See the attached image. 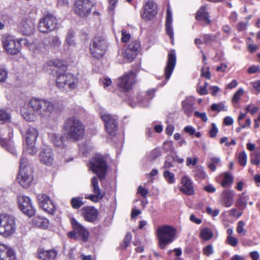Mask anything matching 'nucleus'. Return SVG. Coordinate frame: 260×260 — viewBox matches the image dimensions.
I'll return each mask as SVG.
<instances>
[{
  "label": "nucleus",
  "mask_w": 260,
  "mask_h": 260,
  "mask_svg": "<svg viewBox=\"0 0 260 260\" xmlns=\"http://www.w3.org/2000/svg\"><path fill=\"white\" fill-rule=\"evenodd\" d=\"M30 105L36 111L37 116H39L43 120L50 118L54 108L52 103L43 99L32 98Z\"/></svg>",
  "instance_id": "obj_2"
},
{
  "label": "nucleus",
  "mask_w": 260,
  "mask_h": 260,
  "mask_svg": "<svg viewBox=\"0 0 260 260\" xmlns=\"http://www.w3.org/2000/svg\"><path fill=\"white\" fill-rule=\"evenodd\" d=\"M84 219L89 222L95 220L98 216V210L92 207H84L82 209Z\"/></svg>",
  "instance_id": "obj_22"
},
{
  "label": "nucleus",
  "mask_w": 260,
  "mask_h": 260,
  "mask_svg": "<svg viewBox=\"0 0 260 260\" xmlns=\"http://www.w3.org/2000/svg\"><path fill=\"white\" fill-rule=\"evenodd\" d=\"M10 112L6 110H1V124L9 122L11 120Z\"/></svg>",
  "instance_id": "obj_42"
},
{
  "label": "nucleus",
  "mask_w": 260,
  "mask_h": 260,
  "mask_svg": "<svg viewBox=\"0 0 260 260\" xmlns=\"http://www.w3.org/2000/svg\"><path fill=\"white\" fill-rule=\"evenodd\" d=\"M238 197L236 202V206L242 209H244L247 206L249 197L248 196L246 195L244 192L239 194Z\"/></svg>",
  "instance_id": "obj_32"
},
{
  "label": "nucleus",
  "mask_w": 260,
  "mask_h": 260,
  "mask_svg": "<svg viewBox=\"0 0 260 260\" xmlns=\"http://www.w3.org/2000/svg\"><path fill=\"white\" fill-rule=\"evenodd\" d=\"M91 186L92 187V191L94 193H98L99 196L100 194H104L103 192L100 189L98 179L96 177H93L91 180Z\"/></svg>",
  "instance_id": "obj_37"
},
{
  "label": "nucleus",
  "mask_w": 260,
  "mask_h": 260,
  "mask_svg": "<svg viewBox=\"0 0 260 260\" xmlns=\"http://www.w3.org/2000/svg\"><path fill=\"white\" fill-rule=\"evenodd\" d=\"M140 48V44L137 41H134L131 43L127 47V49L133 52L136 53Z\"/></svg>",
  "instance_id": "obj_49"
},
{
  "label": "nucleus",
  "mask_w": 260,
  "mask_h": 260,
  "mask_svg": "<svg viewBox=\"0 0 260 260\" xmlns=\"http://www.w3.org/2000/svg\"><path fill=\"white\" fill-rule=\"evenodd\" d=\"M32 173L30 168H27L26 170L19 171L17 179L20 185L23 187H28L33 180Z\"/></svg>",
  "instance_id": "obj_17"
},
{
  "label": "nucleus",
  "mask_w": 260,
  "mask_h": 260,
  "mask_svg": "<svg viewBox=\"0 0 260 260\" xmlns=\"http://www.w3.org/2000/svg\"><path fill=\"white\" fill-rule=\"evenodd\" d=\"M57 24L56 18L51 13H48L40 19L38 29L41 32L48 33L55 29Z\"/></svg>",
  "instance_id": "obj_7"
},
{
  "label": "nucleus",
  "mask_w": 260,
  "mask_h": 260,
  "mask_svg": "<svg viewBox=\"0 0 260 260\" xmlns=\"http://www.w3.org/2000/svg\"><path fill=\"white\" fill-rule=\"evenodd\" d=\"M195 175L201 179H203L206 177V174L202 168H198L196 171Z\"/></svg>",
  "instance_id": "obj_57"
},
{
  "label": "nucleus",
  "mask_w": 260,
  "mask_h": 260,
  "mask_svg": "<svg viewBox=\"0 0 260 260\" xmlns=\"http://www.w3.org/2000/svg\"><path fill=\"white\" fill-rule=\"evenodd\" d=\"M3 47L8 54L16 55L20 50V43L16 41L13 36H4L2 41Z\"/></svg>",
  "instance_id": "obj_9"
},
{
  "label": "nucleus",
  "mask_w": 260,
  "mask_h": 260,
  "mask_svg": "<svg viewBox=\"0 0 260 260\" xmlns=\"http://www.w3.org/2000/svg\"><path fill=\"white\" fill-rule=\"evenodd\" d=\"M71 204L74 208L78 209L83 204V203L82 198H74L71 200Z\"/></svg>",
  "instance_id": "obj_44"
},
{
  "label": "nucleus",
  "mask_w": 260,
  "mask_h": 260,
  "mask_svg": "<svg viewBox=\"0 0 260 260\" xmlns=\"http://www.w3.org/2000/svg\"><path fill=\"white\" fill-rule=\"evenodd\" d=\"M64 135L67 139L77 142L84 135L85 128L82 122L74 117L67 119L62 126Z\"/></svg>",
  "instance_id": "obj_1"
},
{
  "label": "nucleus",
  "mask_w": 260,
  "mask_h": 260,
  "mask_svg": "<svg viewBox=\"0 0 260 260\" xmlns=\"http://www.w3.org/2000/svg\"><path fill=\"white\" fill-rule=\"evenodd\" d=\"M196 18L197 20L203 21L206 24H209L210 23L209 14L206 11V7L205 6H202L197 12Z\"/></svg>",
  "instance_id": "obj_30"
},
{
  "label": "nucleus",
  "mask_w": 260,
  "mask_h": 260,
  "mask_svg": "<svg viewBox=\"0 0 260 260\" xmlns=\"http://www.w3.org/2000/svg\"><path fill=\"white\" fill-rule=\"evenodd\" d=\"M213 236V233L211 229L205 228L203 229L200 233V237L204 240H209Z\"/></svg>",
  "instance_id": "obj_36"
},
{
  "label": "nucleus",
  "mask_w": 260,
  "mask_h": 260,
  "mask_svg": "<svg viewBox=\"0 0 260 260\" xmlns=\"http://www.w3.org/2000/svg\"><path fill=\"white\" fill-rule=\"evenodd\" d=\"M201 76L208 79L210 78V72L209 71V68L208 67L207 68L203 67L202 68Z\"/></svg>",
  "instance_id": "obj_58"
},
{
  "label": "nucleus",
  "mask_w": 260,
  "mask_h": 260,
  "mask_svg": "<svg viewBox=\"0 0 260 260\" xmlns=\"http://www.w3.org/2000/svg\"><path fill=\"white\" fill-rule=\"evenodd\" d=\"M93 7L90 0H76L74 5L75 13L81 17L89 15Z\"/></svg>",
  "instance_id": "obj_10"
},
{
  "label": "nucleus",
  "mask_w": 260,
  "mask_h": 260,
  "mask_svg": "<svg viewBox=\"0 0 260 260\" xmlns=\"http://www.w3.org/2000/svg\"><path fill=\"white\" fill-rule=\"evenodd\" d=\"M104 197V194H100L99 196L98 193H94V194H90L88 197H85L86 199H89L94 203L99 202Z\"/></svg>",
  "instance_id": "obj_52"
},
{
  "label": "nucleus",
  "mask_w": 260,
  "mask_h": 260,
  "mask_svg": "<svg viewBox=\"0 0 260 260\" xmlns=\"http://www.w3.org/2000/svg\"><path fill=\"white\" fill-rule=\"evenodd\" d=\"M19 208L23 213L29 217L32 216L35 214V209H34L30 200L28 197L19 195L17 198Z\"/></svg>",
  "instance_id": "obj_13"
},
{
  "label": "nucleus",
  "mask_w": 260,
  "mask_h": 260,
  "mask_svg": "<svg viewBox=\"0 0 260 260\" xmlns=\"http://www.w3.org/2000/svg\"><path fill=\"white\" fill-rule=\"evenodd\" d=\"M73 226L77 235L80 237L83 241H86L88 239L89 233L87 230L80 223L77 221L72 222Z\"/></svg>",
  "instance_id": "obj_24"
},
{
  "label": "nucleus",
  "mask_w": 260,
  "mask_h": 260,
  "mask_svg": "<svg viewBox=\"0 0 260 260\" xmlns=\"http://www.w3.org/2000/svg\"><path fill=\"white\" fill-rule=\"evenodd\" d=\"M28 168H30L27 166V160L24 157H22L20 160V168L19 171H22V170H26V169Z\"/></svg>",
  "instance_id": "obj_56"
},
{
  "label": "nucleus",
  "mask_w": 260,
  "mask_h": 260,
  "mask_svg": "<svg viewBox=\"0 0 260 260\" xmlns=\"http://www.w3.org/2000/svg\"><path fill=\"white\" fill-rule=\"evenodd\" d=\"M211 108L212 110L218 112H220L221 111H227V108L223 103H220L218 104H214L211 106Z\"/></svg>",
  "instance_id": "obj_45"
},
{
  "label": "nucleus",
  "mask_w": 260,
  "mask_h": 260,
  "mask_svg": "<svg viewBox=\"0 0 260 260\" xmlns=\"http://www.w3.org/2000/svg\"><path fill=\"white\" fill-rule=\"evenodd\" d=\"M30 100L27 104H25L20 109V114L22 117L26 121H33L37 119V114L34 109L30 106Z\"/></svg>",
  "instance_id": "obj_19"
},
{
  "label": "nucleus",
  "mask_w": 260,
  "mask_h": 260,
  "mask_svg": "<svg viewBox=\"0 0 260 260\" xmlns=\"http://www.w3.org/2000/svg\"><path fill=\"white\" fill-rule=\"evenodd\" d=\"M182 105L184 112L187 115H189L193 111V107L191 103H189L187 101H184L182 102Z\"/></svg>",
  "instance_id": "obj_39"
},
{
  "label": "nucleus",
  "mask_w": 260,
  "mask_h": 260,
  "mask_svg": "<svg viewBox=\"0 0 260 260\" xmlns=\"http://www.w3.org/2000/svg\"><path fill=\"white\" fill-rule=\"evenodd\" d=\"M244 92L243 89L242 88L239 89L234 94L232 101L234 103H237L241 99V96L243 95Z\"/></svg>",
  "instance_id": "obj_48"
},
{
  "label": "nucleus",
  "mask_w": 260,
  "mask_h": 260,
  "mask_svg": "<svg viewBox=\"0 0 260 260\" xmlns=\"http://www.w3.org/2000/svg\"><path fill=\"white\" fill-rule=\"evenodd\" d=\"M157 13L156 4L152 0H149L144 6V11L142 14V18L146 20H152Z\"/></svg>",
  "instance_id": "obj_16"
},
{
  "label": "nucleus",
  "mask_w": 260,
  "mask_h": 260,
  "mask_svg": "<svg viewBox=\"0 0 260 260\" xmlns=\"http://www.w3.org/2000/svg\"><path fill=\"white\" fill-rule=\"evenodd\" d=\"M35 26V18L28 15L24 16L18 24V29L23 35L29 36L34 32Z\"/></svg>",
  "instance_id": "obj_12"
},
{
  "label": "nucleus",
  "mask_w": 260,
  "mask_h": 260,
  "mask_svg": "<svg viewBox=\"0 0 260 260\" xmlns=\"http://www.w3.org/2000/svg\"><path fill=\"white\" fill-rule=\"evenodd\" d=\"M1 145L11 153L13 154H16V151L14 147L13 142L11 140L6 141V140H1Z\"/></svg>",
  "instance_id": "obj_34"
},
{
  "label": "nucleus",
  "mask_w": 260,
  "mask_h": 260,
  "mask_svg": "<svg viewBox=\"0 0 260 260\" xmlns=\"http://www.w3.org/2000/svg\"><path fill=\"white\" fill-rule=\"evenodd\" d=\"M176 61L175 52L172 50L169 53L167 64L165 70V78L167 80L171 77L176 64Z\"/></svg>",
  "instance_id": "obj_20"
},
{
  "label": "nucleus",
  "mask_w": 260,
  "mask_h": 260,
  "mask_svg": "<svg viewBox=\"0 0 260 260\" xmlns=\"http://www.w3.org/2000/svg\"><path fill=\"white\" fill-rule=\"evenodd\" d=\"M182 186L181 190L184 193L191 195L193 194L194 189L192 183L187 176H184L181 180Z\"/></svg>",
  "instance_id": "obj_25"
},
{
  "label": "nucleus",
  "mask_w": 260,
  "mask_h": 260,
  "mask_svg": "<svg viewBox=\"0 0 260 260\" xmlns=\"http://www.w3.org/2000/svg\"><path fill=\"white\" fill-rule=\"evenodd\" d=\"M101 118L105 123L107 132L111 136H114L117 130L116 119L115 116L105 113L101 115Z\"/></svg>",
  "instance_id": "obj_14"
},
{
  "label": "nucleus",
  "mask_w": 260,
  "mask_h": 260,
  "mask_svg": "<svg viewBox=\"0 0 260 260\" xmlns=\"http://www.w3.org/2000/svg\"><path fill=\"white\" fill-rule=\"evenodd\" d=\"M136 82V75L133 72H127L117 79L118 87L124 91L131 89Z\"/></svg>",
  "instance_id": "obj_11"
},
{
  "label": "nucleus",
  "mask_w": 260,
  "mask_h": 260,
  "mask_svg": "<svg viewBox=\"0 0 260 260\" xmlns=\"http://www.w3.org/2000/svg\"><path fill=\"white\" fill-rule=\"evenodd\" d=\"M49 43L51 46L55 47L60 45V41L58 37H52L50 38Z\"/></svg>",
  "instance_id": "obj_54"
},
{
  "label": "nucleus",
  "mask_w": 260,
  "mask_h": 260,
  "mask_svg": "<svg viewBox=\"0 0 260 260\" xmlns=\"http://www.w3.org/2000/svg\"><path fill=\"white\" fill-rule=\"evenodd\" d=\"M19 42H22V43L27 47L31 51H35L36 50H38V48L36 47L37 44H39L40 43L38 41H35L32 42H29L26 39H22L19 40Z\"/></svg>",
  "instance_id": "obj_35"
},
{
  "label": "nucleus",
  "mask_w": 260,
  "mask_h": 260,
  "mask_svg": "<svg viewBox=\"0 0 260 260\" xmlns=\"http://www.w3.org/2000/svg\"><path fill=\"white\" fill-rule=\"evenodd\" d=\"M176 230L172 226L164 225L158 227L156 233L159 248L164 249L171 243L176 238Z\"/></svg>",
  "instance_id": "obj_3"
},
{
  "label": "nucleus",
  "mask_w": 260,
  "mask_h": 260,
  "mask_svg": "<svg viewBox=\"0 0 260 260\" xmlns=\"http://www.w3.org/2000/svg\"><path fill=\"white\" fill-rule=\"evenodd\" d=\"M39 158L40 162L47 166H51L53 164L54 154L52 149L48 147L42 149L39 154Z\"/></svg>",
  "instance_id": "obj_18"
},
{
  "label": "nucleus",
  "mask_w": 260,
  "mask_h": 260,
  "mask_svg": "<svg viewBox=\"0 0 260 260\" xmlns=\"http://www.w3.org/2000/svg\"><path fill=\"white\" fill-rule=\"evenodd\" d=\"M37 198L39 206L42 209L50 214L54 213L55 206L48 196L41 193L38 196Z\"/></svg>",
  "instance_id": "obj_15"
},
{
  "label": "nucleus",
  "mask_w": 260,
  "mask_h": 260,
  "mask_svg": "<svg viewBox=\"0 0 260 260\" xmlns=\"http://www.w3.org/2000/svg\"><path fill=\"white\" fill-rule=\"evenodd\" d=\"M164 176L169 183H173L175 182L174 175L169 171H166L164 173Z\"/></svg>",
  "instance_id": "obj_47"
},
{
  "label": "nucleus",
  "mask_w": 260,
  "mask_h": 260,
  "mask_svg": "<svg viewBox=\"0 0 260 260\" xmlns=\"http://www.w3.org/2000/svg\"><path fill=\"white\" fill-rule=\"evenodd\" d=\"M235 195L232 190H225L222 194V204L226 207H231L234 203V198Z\"/></svg>",
  "instance_id": "obj_21"
},
{
  "label": "nucleus",
  "mask_w": 260,
  "mask_h": 260,
  "mask_svg": "<svg viewBox=\"0 0 260 260\" xmlns=\"http://www.w3.org/2000/svg\"><path fill=\"white\" fill-rule=\"evenodd\" d=\"M246 110L251 114L253 115L258 111V108L256 106H251L249 105L246 107Z\"/></svg>",
  "instance_id": "obj_64"
},
{
  "label": "nucleus",
  "mask_w": 260,
  "mask_h": 260,
  "mask_svg": "<svg viewBox=\"0 0 260 260\" xmlns=\"http://www.w3.org/2000/svg\"><path fill=\"white\" fill-rule=\"evenodd\" d=\"M38 135V132L36 128H28L25 133V140L26 143L35 144Z\"/></svg>",
  "instance_id": "obj_29"
},
{
  "label": "nucleus",
  "mask_w": 260,
  "mask_h": 260,
  "mask_svg": "<svg viewBox=\"0 0 260 260\" xmlns=\"http://www.w3.org/2000/svg\"><path fill=\"white\" fill-rule=\"evenodd\" d=\"M57 253L54 250H45L39 249L37 253V257L43 260H55Z\"/></svg>",
  "instance_id": "obj_23"
},
{
  "label": "nucleus",
  "mask_w": 260,
  "mask_h": 260,
  "mask_svg": "<svg viewBox=\"0 0 260 260\" xmlns=\"http://www.w3.org/2000/svg\"><path fill=\"white\" fill-rule=\"evenodd\" d=\"M203 251L204 253L207 256L210 255L213 252V248L211 245H209L204 247Z\"/></svg>",
  "instance_id": "obj_63"
},
{
  "label": "nucleus",
  "mask_w": 260,
  "mask_h": 260,
  "mask_svg": "<svg viewBox=\"0 0 260 260\" xmlns=\"http://www.w3.org/2000/svg\"><path fill=\"white\" fill-rule=\"evenodd\" d=\"M218 132V129L215 123L212 124V128L210 130L209 134L211 137H215Z\"/></svg>",
  "instance_id": "obj_62"
},
{
  "label": "nucleus",
  "mask_w": 260,
  "mask_h": 260,
  "mask_svg": "<svg viewBox=\"0 0 260 260\" xmlns=\"http://www.w3.org/2000/svg\"><path fill=\"white\" fill-rule=\"evenodd\" d=\"M107 47V45L104 38L96 37L91 42L89 48L92 56L99 58L104 55Z\"/></svg>",
  "instance_id": "obj_8"
},
{
  "label": "nucleus",
  "mask_w": 260,
  "mask_h": 260,
  "mask_svg": "<svg viewBox=\"0 0 260 260\" xmlns=\"http://www.w3.org/2000/svg\"><path fill=\"white\" fill-rule=\"evenodd\" d=\"M48 138L53 144L57 147L63 148L66 146L64 142V137L58 134L50 133L48 134Z\"/></svg>",
  "instance_id": "obj_26"
},
{
  "label": "nucleus",
  "mask_w": 260,
  "mask_h": 260,
  "mask_svg": "<svg viewBox=\"0 0 260 260\" xmlns=\"http://www.w3.org/2000/svg\"><path fill=\"white\" fill-rule=\"evenodd\" d=\"M136 53L132 51L129 49L126 48L124 51H122L121 54L119 55L118 57H122V60H120V59L118 58V60L121 62H131L136 56Z\"/></svg>",
  "instance_id": "obj_31"
},
{
  "label": "nucleus",
  "mask_w": 260,
  "mask_h": 260,
  "mask_svg": "<svg viewBox=\"0 0 260 260\" xmlns=\"http://www.w3.org/2000/svg\"><path fill=\"white\" fill-rule=\"evenodd\" d=\"M89 168L98 176L101 180L105 178L107 166L105 158L102 155H96L90 160Z\"/></svg>",
  "instance_id": "obj_5"
},
{
  "label": "nucleus",
  "mask_w": 260,
  "mask_h": 260,
  "mask_svg": "<svg viewBox=\"0 0 260 260\" xmlns=\"http://www.w3.org/2000/svg\"><path fill=\"white\" fill-rule=\"evenodd\" d=\"M226 241L229 245L233 247L236 246L238 243V239L233 236H228Z\"/></svg>",
  "instance_id": "obj_51"
},
{
  "label": "nucleus",
  "mask_w": 260,
  "mask_h": 260,
  "mask_svg": "<svg viewBox=\"0 0 260 260\" xmlns=\"http://www.w3.org/2000/svg\"><path fill=\"white\" fill-rule=\"evenodd\" d=\"M56 83L57 86L62 90H68V89H74L77 85V78L73 75L69 73H62L57 70Z\"/></svg>",
  "instance_id": "obj_4"
},
{
  "label": "nucleus",
  "mask_w": 260,
  "mask_h": 260,
  "mask_svg": "<svg viewBox=\"0 0 260 260\" xmlns=\"http://www.w3.org/2000/svg\"><path fill=\"white\" fill-rule=\"evenodd\" d=\"M172 16L171 10L169 8L167 10V16L166 20V30L167 34L169 36L171 39H173L174 32L172 26Z\"/></svg>",
  "instance_id": "obj_27"
},
{
  "label": "nucleus",
  "mask_w": 260,
  "mask_h": 260,
  "mask_svg": "<svg viewBox=\"0 0 260 260\" xmlns=\"http://www.w3.org/2000/svg\"><path fill=\"white\" fill-rule=\"evenodd\" d=\"M161 153V151L159 149L156 148L152 150L149 153V157L150 159L153 160L158 157Z\"/></svg>",
  "instance_id": "obj_53"
},
{
  "label": "nucleus",
  "mask_w": 260,
  "mask_h": 260,
  "mask_svg": "<svg viewBox=\"0 0 260 260\" xmlns=\"http://www.w3.org/2000/svg\"><path fill=\"white\" fill-rule=\"evenodd\" d=\"M155 90L154 89H150L148 90L147 91V98L146 99H145L144 100H142V96L141 95H138V99L139 100V103L142 106H146L147 105V103L148 100L151 99L154 94Z\"/></svg>",
  "instance_id": "obj_33"
},
{
  "label": "nucleus",
  "mask_w": 260,
  "mask_h": 260,
  "mask_svg": "<svg viewBox=\"0 0 260 260\" xmlns=\"http://www.w3.org/2000/svg\"><path fill=\"white\" fill-rule=\"evenodd\" d=\"M1 252L6 255L1 258V260H17L13 250L6 245L1 244Z\"/></svg>",
  "instance_id": "obj_28"
},
{
  "label": "nucleus",
  "mask_w": 260,
  "mask_h": 260,
  "mask_svg": "<svg viewBox=\"0 0 260 260\" xmlns=\"http://www.w3.org/2000/svg\"><path fill=\"white\" fill-rule=\"evenodd\" d=\"M194 115L197 117L200 118L204 122H206L208 120V117L205 112L200 113L198 111H196Z\"/></svg>",
  "instance_id": "obj_60"
},
{
  "label": "nucleus",
  "mask_w": 260,
  "mask_h": 260,
  "mask_svg": "<svg viewBox=\"0 0 260 260\" xmlns=\"http://www.w3.org/2000/svg\"><path fill=\"white\" fill-rule=\"evenodd\" d=\"M207 212L209 215L212 217H215L219 214V210L218 209L213 210L211 207H208L207 208Z\"/></svg>",
  "instance_id": "obj_59"
},
{
  "label": "nucleus",
  "mask_w": 260,
  "mask_h": 260,
  "mask_svg": "<svg viewBox=\"0 0 260 260\" xmlns=\"http://www.w3.org/2000/svg\"><path fill=\"white\" fill-rule=\"evenodd\" d=\"M26 152L30 155H33L37 152V149L35 147V144L26 143Z\"/></svg>",
  "instance_id": "obj_43"
},
{
  "label": "nucleus",
  "mask_w": 260,
  "mask_h": 260,
  "mask_svg": "<svg viewBox=\"0 0 260 260\" xmlns=\"http://www.w3.org/2000/svg\"><path fill=\"white\" fill-rule=\"evenodd\" d=\"M34 222H36V224L37 225V226L44 229L46 228L49 225L48 220L45 218H36L34 220Z\"/></svg>",
  "instance_id": "obj_41"
},
{
  "label": "nucleus",
  "mask_w": 260,
  "mask_h": 260,
  "mask_svg": "<svg viewBox=\"0 0 260 260\" xmlns=\"http://www.w3.org/2000/svg\"><path fill=\"white\" fill-rule=\"evenodd\" d=\"M238 159L241 166H245L247 163V155L245 152H240L239 154Z\"/></svg>",
  "instance_id": "obj_46"
},
{
  "label": "nucleus",
  "mask_w": 260,
  "mask_h": 260,
  "mask_svg": "<svg viewBox=\"0 0 260 260\" xmlns=\"http://www.w3.org/2000/svg\"><path fill=\"white\" fill-rule=\"evenodd\" d=\"M197 157H187L186 158V166H195L197 162Z\"/></svg>",
  "instance_id": "obj_61"
},
{
  "label": "nucleus",
  "mask_w": 260,
  "mask_h": 260,
  "mask_svg": "<svg viewBox=\"0 0 260 260\" xmlns=\"http://www.w3.org/2000/svg\"><path fill=\"white\" fill-rule=\"evenodd\" d=\"M1 235L3 237L12 236L16 230L14 217L6 213L1 214Z\"/></svg>",
  "instance_id": "obj_6"
},
{
  "label": "nucleus",
  "mask_w": 260,
  "mask_h": 260,
  "mask_svg": "<svg viewBox=\"0 0 260 260\" xmlns=\"http://www.w3.org/2000/svg\"><path fill=\"white\" fill-rule=\"evenodd\" d=\"M48 64L49 66L58 68L59 70L61 68H65V67L63 66V61L58 59L51 60L48 62Z\"/></svg>",
  "instance_id": "obj_40"
},
{
  "label": "nucleus",
  "mask_w": 260,
  "mask_h": 260,
  "mask_svg": "<svg viewBox=\"0 0 260 260\" xmlns=\"http://www.w3.org/2000/svg\"><path fill=\"white\" fill-rule=\"evenodd\" d=\"M245 223L243 221H240L238 223V226L237 228V232L239 234L244 235L246 233V231L244 229Z\"/></svg>",
  "instance_id": "obj_50"
},
{
  "label": "nucleus",
  "mask_w": 260,
  "mask_h": 260,
  "mask_svg": "<svg viewBox=\"0 0 260 260\" xmlns=\"http://www.w3.org/2000/svg\"><path fill=\"white\" fill-rule=\"evenodd\" d=\"M121 36L122 37L121 40L122 42L126 43L131 38V34L124 29H122L121 31Z\"/></svg>",
  "instance_id": "obj_55"
},
{
  "label": "nucleus",
  "mask_w": 260,
  "mask_h": 260,
  "mask_svg": "<svg viewBox=\"0 0 260 260\" xmlns=\"http://www.w3.org/2000/svg\"><path fill=\"white\" fill-rule=\"evenodd\" d=\"M223 181L221 185L223 187L230 186L233 183V177L229 173L225 172L223 174Z\"/></svg>",
  "instance_id": "obj_38"
}]
</instances>
